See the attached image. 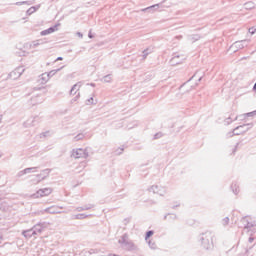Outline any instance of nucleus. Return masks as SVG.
I'll return each mask as SVG.
<instances>
[{
    "label": "nucleus",
    "instance_id": "obj_51",
    "mask_svg": "<svg viewBox=\"0 0 256 256\" xmlns=\"http://www.w3.org/2000/svg\"><path fill=\"white\" fill-rule=\"evenodd\" d=\"M120 151H123V148H121Z\"/></svg>",
    "mask_w": 256,
    "mask_h": 256
},
{
    "label": "nucleus",
    "instance_id": "obj_27",
    "mask_svg": "<svg viewBox=\"0 0 256 256\" xmlns=\"http://www.w3.org/2000/svg\"><path fill=\"white\" fill-rule=\"evenodd\" d=\"M84 137H85V135L78 134L77 136L74 137V141H81Z\"/></svg>",
    "mask_w": 256,
    "mask_h": 256
},
{
    "label": "nucleus",
    "instance_id": "obj_17",
    "mask_svg": "<svg viewBox=\"0 0 256 256\" xmlns=\"http://www.w3.org/2000/svg\"><path fill=\"white\" fill-rule=\"evenodd\" d=\"M193 89V86H191L189 83H186L180 87V91L182 93H189Z\"/></svg>",
    "mask_w": 256,
    "mask_h": 256
},
{
    "label": "nucleus",
    "instance_id": "obj_7",
    "mask_svg": "<svg viewBox=\"0 0 256 256\" xmlns=\"http://www.w3.org/2000/svg\"><path fill=\"white\" fill-rule=\"evenodd\" d=\"M60 209H63V207L50 206V207L44 209V213H49L50 215H59V214L63 213Z\"/></svg>",
    "mask_w": 256,
    "mask_h": 256
},
{
    "label": "nucleus",
    "instance_id": "obj_2",
    "mask_svg": "<svg viewBox=\"0 0 256 256\" xmlns=\"http://www.w3.org/2000/svg\"><path fill=\"white\" fill-rule=\"evenodd\" d=\"M53 193V188H41L34 194L30 195L31 199H41L42 197H49Z\"/></svg>",
    "mask_w": 256,
    "mask_h": 256
},
{
    "label": "nucleus",
    "instance_id": "obj_40",
    "mask_svg": "<svg viewBox=\"0 0 256 256\" xmlns=\"http://www.w3.org/2000/svg\"><path fill=\"white\" fill-rule=\"evenodd\" d=\"M253 115V112H250L247 114L248 117H251Z\"/></svg>",
    "mask_w": 256,
    "mask_h": 256
},
{
    "label": "nucleus",
    "instance_id": "obj_26",
    "mask_svg": "<svg viewBox=\"0 0 256 256\" xmlns=\"http://www.w3.org/2000/svg\"><path fill=\"white\" fill-rule=\"evenodd\" d=\"M154 9H159V5L158 4L152 5L150 7H147L146 9H144V11H152Z\"/></svg>",
    "mask_w": 256,
    "mask_h": 256
},
{
    "label": "nucleus",
    "instance_id": "obj_16",
    "mask_svg": "<svg viewBox=\"0 0 256 256\" xmlns=\"http://www.w3.org/2000/svg\"><path fill=\"white\" fill-rule=\"evenodd\" d=\"M39 9H41V4H38L37 6H32V7H30V8L26 11V14H27V15H33V13H35L36 11H39Z\"/></svg>",
    "mask_w": 256,
    "mask_h": 256
},
{
    "label": "nucleus",
    "instance_id": "obj_30",
    "mask_svg": "<svg viewBox=\"0 0 256 256\" xmlns=\"http://www.w3.org/2000/svg\"><path fill=\"white\" fill-rule=\"evenodd\" d=\"M153 235V231H148L147 233H146V237H145V239H146V241H147V239H149V237H151Z\"/></svg>",
    "mask_w": 256,
    "mask_h": 256
},
{
    "label": "nucleus",
    "instance_id": "obj_34",
    "mask_svg": "<svg viewBox=\"0 0 256 256\" xmlns=\"http://www.w3.org/2000/svg\"><path fill=\"white\" fill-rule=\"evenodd\" d=\"M224 225H229V217L223 219Z\"/></svg>",
    "mask_w": 256,
    "mask_h": 256
},
{
    "label": "nucleus",
    "instance_id": "obj_14",
    "mask_svg": "<svg viewBox=\"0 0 256 256\" xmlns=\"http://www.w3.org/2000/svg\"><path fill=\"white\" fill-rule=\"evenodd\" d=\"M55 31H57V26L50 27V28H48V29L42 31V32L40 33V35H42V36L51 35V33H55Z\"/></svg>",
    "mask_w": 256,
    "mask_h": 256
},
{
    "label": "nucleus",
    "instance_id": "obj_11",
    "mask_svg": "<svg viewBox=\"0 0 256 256\" xmlns=\"http://www.w3.org/2000/svg\"><path fill=\"white\" fill-rule=\"evenodd\" d=\"M245 127H247V125H243V126H238L233 130V134L231 135V137H233V135H241L243 133H245V131H247V129H245Z\"/></svg>",
    "mask_w": 256,
    "mask_h": 256
},
{
    "label": "nucleus",
    "instance_id": "obj_6",
    "mask_svg": "<svg viewBox=\"0 0 256 256\" xmlns=\"http://www.w3.org/2000/svg\"><path fill=\"white\" fill-rule=\"evenodd\" d=\"M23 73H25V67L18 66L15 68V70L10 72V77H11V79H19V77H21V75H23Z\"/></svg>",
    "mask_w": 256,
    "mask_h": 256
},
{
    "label": "nucleus",
    "instance_id": "obj_15",
    "mask_svg": "<svg viewBox=\"0 0 256 256\" xmlns=\"http://www.w3.org/2000/svg\"><path fill=\"white\" fill-rule=\"evenodd\" d=\"M43 102V98L41 96H33L30 100V105H37Z\"/></svg>",
    "mask_w": 256,
    "mask_h": 256
},
{
    "label": "nucleus",
    "instance_id": "obj_46",
    "mask_svg": "<svg viewBox=\"0 0 256 256\" xmlns=\"http://www.w3.org/2000/svg\"><path fill=\"white\" fill-rule=\"evenodd\" d=\"M125 221H126V223H129V219H126Z\"/></svg>",
    "mask_w": 256,
    "mask_h": 256
},
{
    "label": "nucleus",
    "instance_id": "obj_12",
    "mask_svg": "<svg viewBox=\"0 0 256 256\" xmlns=\"http://www.w3.org/2000/svg\"><path fill=\"white\" fill-rule=\"evenodd\" d=\"M45 42L43 40H36L31 42L30 44H26V47L29 49H35L36 47H39V45H43Z\"/></svg>",
    "mask_w": 256,
    "mask_h": 256
},
{
    "label": "nucleus",
    "instance_id": "obj_41",
    "mask_svg": "<svg viewBox=\"0 0 256 256\" xmlns=\"http://www.w3.org/2000/svg\"><path fill=\"white\" fill-rule=\"evenodd\" d=\"M90 85L91 87H95V83L87 84Z\"/></svg>",
    "mask_w": 256,
    "mask_h": 256
},
{
    "label": "nucleus",
    "instance_id": "obj_8",
    "mask_svg": "<svg viewBox=\"0 0 256 256\" xmlns=\"http://www.w3.org/2000/svg\"><path fill=\"white\" fill-rule=\"evenodd\" d=\"M150 192L156 193V195L163 196L165 193H167V190L163 186L153 185L152 187H150Z\"/></svg>",
    "mask_w": 256,
    "mask_h": 256
},
{
    "label": "nucleus",
    "instance_id": "obj_22",
    "mask_svg": "<svg viewBox=\"0 0 256 256\" xmlns=\"http://www.w3.org/2000/svg\"><path fill=\"white\" fill-rule=\"evenodd\" d=\"M102 81L104 83H111V81H113V78L111 77V75H106L103 77Z\"/></svg>",
    "mask_w": 256,
    "mask_h": 256
},
{
    "label": "nucleus",
    "instance_id": "obj_5",
    "mask_svg": "<svg viewBox=\"0 0 256 256\" xmlns=\"http://www.w3.org/2000/svg\"><path fill=\"white\" fill-rule=\"evenodd\" d=\"M202 245L204 249H211L213 245L211 233H205V237H202Z\"/></svg>",
    "mask_w": 256,
    "mask_h": 256
},
{
    "label": "nucleus",
    "instance_id": "obj_19",
    "mask_svg": "<svg viewBox=\"0 0 256 256\" xmlns=\"http://www.w3.org/2000/svg\"><path fill=\"white\" fill-rule=\"evenodd\" d=\"M87 217H91L90 215L87 214H76L72 216V219H78V220H82V219H87Z\"/></svg>",
    "mask_w": 256,
    "mask_h": 256
},
{
    "label": "nucleus",
    "instance_id": "obj_47",
    "mask_svg": "<svg viewBox=\"0 0 256 256\" xmlns=\"http://www.w3.org/2000/svg\"><path fill=\"white\" fill-rule=\"evenodd\" d=\"M153 246H155V244H152V246H151L152 249L154 248Z\"/></svg>",
    "mask_w": 256,
    "mask_h": 256
},
{
    "label": "nucleus",
    "instance_id": "obj_49",
    "mask_svg": "<svg viewBox=\"0 0 256 256\" xmlns=\"http://www.w3.org/2000/svg\"><path fill=\"white\" fill-rule=\"evenodd\" d=\"M148 244L151 245V241H149Z\"/></svg>",
    "mask_w": 256,
    "mask_h": 256
},
{
    "label": "nucleus",
    "instance_id": "obj_28",
    "mask_svg": "<svg viewBox=\"0 0 256 256\" xmlns=\"http://www.w3.org/2000/svg\"><path fill=\"white\" fill-rule=\"evenodd\" d=\"M16 5L20 6V5H32L31 2L29 1H22V2H16Z\"/></svg>",
    "mask_w": 256,
    "mask_h": 256
},
{
    "label": "nucleus",
    "instance_id": "obj_50",
    "mask_svg": "<svg viewBox=\"0 0 256 256\" xmlns=\"http://www.w3.org/2000/svg\"><path fill=\"white\" fill-rule=\"evenodd\" d=\"M1 121H2V118L0 117V123H1Z\"/></svg>",
    "mask_w": 256,
    "mask_h": 256
},
{
    "label": "nucleus",
    "instance_id": "obj_13",
    "mask_svg": "<svg viewBox=\"0 0 256 256\" xmlns=\"http://www.w3.org/2000/svg\"><path fill=\"white\" fill-rule=\"evenodd\" d=\"M83 83L82 82H78L76 83L70 90V95H76L77 91H79V89H81Z\"/></svg>",
    "mask_w": 256,
    "mask_h": 256
},
{
    "label": "nucleus",
    "instance_id": "obj_48",
    "mask_svg": "<svg viewBox=\"0 0 256 256\" xmlns=\"http://www.w3.org/2000/svg\"><path fill=\"white\" fill-rule=\"evenodd\" d=\"M47 65H51V63H50V62H48V63H47Z\"/></svg>",
    "mask_w": 256,
    "mask_h": 256
},
{
    "label": "nucleus",
    "instance_id": "obj_25",
    "mask_svg": "<svg viewBox=\"0 0 256 256\" xmlns=\"http://www.w3.org/2000/svg\"><path fill=\"white\" fill-rule=\"evenodd\" d=\"M33 122L34 120H27L26 122H24V127H33Z\"/></svg>",
    "mask_w": 256,
    "mask_h": 256
},
{
    "label": "nucleus",
    "instance_id": "obj_24",
    "mask_svg": "<svg viewBox=\"0 0 256 256\" xmlns=\"http://www.w3.org/2000/svg\"><path fill=\"white\" fill-rule=\"evenodd\" d=\"M93 206H84V207H78L77 211H89V209H92Z\"/></svg>",
    "mask_w": 256,
    "mask_h": 256
},
{
    "label": "nucleus",
    "instance_id": "obj_3",
    "mask_svg": "<svg viewBox=\"0 0 256 256\" xmlns=\"http://www.w3.org/2000/svg\"><path fill=\"white\" fill-rule=\"evenodd\" d=\"M71 157H73V159H87L89 152L83 148H76L72 150Z\"/></svg>",
    "mask_w": 256,
    "mask_h": 256
},
{
    "label": "nucleus",
    "instance_id": "obj_31",
    "mask_svg": "<svg viewBox=\"0 0 256 256\" xmlns=\"http://www.w3.org/2000/svg\"><path fill=\"white\" fill-rule=\"evenodd\" d=\"M161 137H163V134L160 132L155 134L154 139H161Z\"/></svg>",
    "mask_w": 256,
    "mask_h": 256
},
{
    "label": "nucleus",
    "instance_id": "obj_35",
    "mask_svg": "<svg viewBox=\"0 0 256 256\" xmlns=\"http://www.w3.org/2000/svg\"><path fill=\"white\" fill-rule=\"evenodd\" d=\"M57 61H63V57H58L54 60V63L57 62Z\"/></svg>",
    "mask_w": 256,
    "mask_h": 256
},
{
    "label": "nucleus",
    "instance_id": "obj_29",
    "mask_svg": "<svg viewBox=\"0 0 256 256\" xmlns=\"http://www.w3.org/2000/svg\"><path fill=\"white\" fill-rule=\"evenodd\" d=\"M35 169H37V168H26V169H24L23 173H24V175H26L27 173H31V171H35Z\"/></svg>",
    "mask_w": 256,
    "mask_h": 256
},
{
    "label": "nucleus",
    "instance_id": "obj_33",
    "mask_svg": "<svg viewBox=\"0 0 256 256\" xmlns=\"http://www.w3.org/2000/svg\"><path fill=\"white\" fill-rule=\"evenodd\" d=\"M248 31H249L250 35H255L256 29L255 28H249Z\"/></svg>",
    "mask_w": 256,
    "mask_h": 256
},
{
    "label": "nucleus",
    "instance_id": "obj_43",
    "mask_svg": "<svg viewBox=\"0 0 256 256\" xmlns=\"http://www.w3.org/2000/svg\"><path fill=\"white\" fill-rule=\"evenodd\" d=\"M231 118L229 117L227 120H226V123H228L229 124V120H230Z\"/></svg>",
    "mask_w": 256,
    "mask_h": 256
},
{
    "label": "nucleus",
    "instance_id": "obj_42",
    "mask_svg": "<svg viewBox=\"0 0 256 256\" xmlns=\"http://www.w3.org/2000/svg\"><path fill=\"white\" fill-rule=\"evenodd\" d=\"M176 39H183V36H177Z\"/></svg>",
    "mask_w": 256,
    "mask_h": 256
},
{
    "label": "nucleus",
    "instance_id": "obj_20",
    "mask_svg": "<svg viewBox=\"0 0 256 256\" xmlns=\"http://www.w3.org/2000/svg\"><path fill=\"white\" fill-rule=\"evenodd\" d=\"M153 51V48L152 47H148L147 49H145L143 52H142V57L143 59H147V56L148 55H151V52Z\"/></svg>",
    "mask_w": 256,
    "mask_h": 256
},
{
    "label": "nucleus",
    "instance_id": "obj_37",
    "mask_svg": "<svg viewBox=\"0 0 256 256\" xmlns=\"http://www.w3.org/2000/svg\"><path fill=\"white\" fill-rule=\"evenodd\" d=\"M89 39H93V34H91V31L88 34Z\"/></svg>",
    "mask_w": 256,
    "mask_h": 256
},
{
    "label": "nucleus",
    "instance_id": "obj_4",
    "mask_svg": "<svg viewBox=\"0 0 256 256\" xmlns=\"http://www.w3.org/2000/svg\"><path fill=\"white\" fill-rule=\"evenodd\" d=\"M57 71H60V69L52 70L49 73H43L42 75H40L37 79L38 85H45L49 81V79H51V77H53V75L57 73Z\"/></svg>",
    "mask_w": 256,
    "mask_h": 256
},
{
    "label": "nucleus",
    "instance_id": "obj_32",
    "mask_svg": "<svg viewBox=\"0 0 256 256\" xmlns=\"http://www.w3.org/2000/svg\"><path fill=\"white\" fill-rule=\"evenodd\" d=\"M95 103L93 102V97L87 100V105H94Z\"/></svg>",
    "mask_w": 256,
    "mask_h": 256
},
{
    "label": "nucleus",
    "instance_id": "obj_10",
    "mask_svg": "<svg viewBox=\"0 0 256 256\" xmlns=\"http://www.w3.org/2000/svg\"><path fill=\"white\" fill-rule=\"evenodd\" d=\"M250 40H241V41H236L234 42V47H237L239 49H245L247 45H249Z\"/></svg>",
    "mask_w": 256,
    "mask_h": 256
},
{
    "label": "nucleus",
    "instance_id": "obj_36",
    "mask_svg": "<svg viewBox=\"0 0 256 256\" xmlns=\"http://www.w3.org/2000/svg\"><path fill=\"white\" fill-rule=\"evenodd\" d=\"M76 35H78L79 37H80V39H83V33H81V32H77V34Z\"/></svg>",
    "mask_w": 256,
    "mask_h": 256
},
{
    "label": "nucleus",
    "instance_id": "obj_45",
    "mask_svg": "<svg viewBox=\"0 0 256 256\" xmlns=\"http://www.w3.org/2000/svg\"><path fill=\"white\" fill-rule=\"evenodd\" d=\"M47 133H49V132H46V133H44V134H43V135H44V137H46Z\"/></svg>",
    "mask_w": 256,
    "mask_h": 256
},
{
    "label": "nucleus",
    "instance_id": "obj_39",
    "mask_svg": "<svg viewBox=\"0 0 256 256\" xmlns=\"http://www.w3.org/2000/svg\"><path fill=\"white\" fill-rule=\"evenodd\" d=\"M252 241H254V238H253V237H250V238H249V243H252Z\"/></svg>",
    "mask_w": 256,
    "mask_h": 256
},
{
    "label": "nucleus",
    "instance_id": "obj_18",
    "mask_svg": "<svg viewBox=\"0 0 256 256\" xmlns=\"http://www.w3.org/2000/svg\"><path fill=\"white\" fill-rule=\"evenodd\" d=\"M22 235H24V237H26V239H31V237H33V235H35V234L33 233V230L30 229V230L23 231Z\"/></svg>",
    "mask_w": 256,
    "mask_h": 256
},
{
    "label": "nucleus",
    "instance_id": "obj_23",
    "mask_svg": "<svg viewBox=\"0 0 256 256\" xmlns=\"http://www.w3.org/2000/svg\"><path fill=\"white\" fill-rule=\"evenodd\" d=\"M238 50L239 48L235 47V43H233L229 48L230 53H237Z\"/></svg>",
    "mask_w": 256,
    "mask_h": 256
},
{
    "label": "nucleus",
    "instance_id": "obj_38",
    "mask_svg": "<svg viewBox=\"0 0 256 256\" xmlns=\"http://www.w3.org/2000/svg\"><path fill=\"white\" fill-rule=\"evenodd\" d=\"M193 39H194V41H199V36L196 35V36H194Z\"/></svg>",
    "mask_w": 256,
    "mask_h": 256
},
{
    "label": "nucleus",
    "instance_id": "obj_9",
    "mask_svg": "<svg viewBox=\"0 0 256 256\" xmlns=\"http://www.w3.org/2000/svg\"><path fill=\"white\" fill-rule=\"evenodd\" d=\"M43 229H45V224H36L32 228V233H34V235H39V234L43 233Z\"/></svg>",
    "mask_w": 256,
    "mask_h": 256
},
{
    "label": "nucleus",
    "instance_id": "obj_44",
    "mask_svg": "<svg viewBox=\"0 0 256 256\" xmlns=\"http://www.w3.org/2000/svg\"><path fill=\"white\" fill-rule=\"evenodd\" d=\"M1 239H3V236L0 234V243H1Z\"/></svg>",
    "mask_w": 256,
    "mask_h": 256
},
{
    "label": "nucleus",
    "instance_id": "obj_21",
    "mask_svg": "<svg viewBox=\"0 0 256 256\" xmlns=\"http://www.w3.org/2000/svg\"><path fill=\"white\" fill-rule=\"evenodd\" d=\"M245 9H255V3L253 2H247L244 4Z\"/></svg>",
    "mask_w": 256,
    "mask_h": 256
},
{
    "label": "nucleus",
    "instance_id": "obj_1",
    "mask_svg": "<svg viewBox=\"0 0 256 256\" xmlns=\"http://www.w3.org/2000/svg\"><path fill=\"white\" fill-rule=\"evenodd\" d=\"M119 243L126 251H137L138 249L137 245H135L133 241L127 239V235L122 236Z\"/></svg>",
    "mask_w": 256,
    "mask_h": 256
}]
</instances>
